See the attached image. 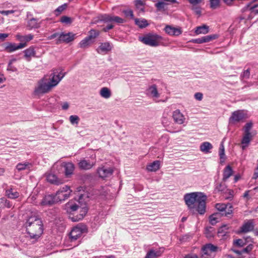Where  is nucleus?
<instances>
[{
    "mask_svg": "<svg viewBox=\"0 0 258 258\" xmlns=\"http://www.w3.org/2000/svg\"><path fill=\"white\" fill-rule=\"evenodd\" d=\"M207 197L204 193L194 192L186 194L184 200L190 211L197 212L200 215L206 212V201Z\"/></svg>",
    "mask_w": 258,
    "mask_h": 258,
    "instance_id": "nucleus-1",
    "label": "nucleus"
},
{
    "mask_svg": "<svg viewBox=\"0 0 258 258\" xmlns=\"http://www.w3.org/2000/svg\"><path fill=\"white\" fill-rule=\"evenodd\" d=\"M66 73H59L58 75L53 74L52 77L49 81L45 77L41 79L37 82L35 86L33 95L35 96L40 97L41 96L49 93L51 89L56 86L61 80L66 75Z\"/></svg>",
    "mask_w": 258,
    "mask_h": 258,
    "instance_id": "nucleus-2",
    "label": "nucleus"
},
{
    "mask_svg": "<svg viewBox=\"0 0 258 258\" xmlns=\"http://www.w3.org/2000/svg\"><path fill=\"white\" fill-rule=\"evenodd\" d=\"M27 233L30 239L36 241L43 233V225L40 218L37 216H32L27 220L25 224Z\"/></svg>",
    "mask_w": 258,
    "mask_h": 258,
    "instance_id": "nucleus-3",
    "label": "nucleus"
},
{
    "mask_svg": "<svg viewBox=\"0 0 258 258\" xmlns=\"http://www.w3.org/2000/svg\"><path fill=\"white\" fill-rule=\"evenodd\" d=\"M66 209L68 212L70 214L72 212L76 211L78 209H80V213L79 215L76 216H73L71 217L70 216V218L73 222L79 221L83 219L84 216L86 215L88 212V208L85 203L84 204H81L80 202H78V204H73L72 202H69L66 205Z\"/></svg>",
    "mask_w": 258,
    "mask_h": 258,
    "instance_id": "nucleus-4",
    "label": "nucleus"
},
{
    "mask_svg": "<svg viewBox=\"0 0 258 258\" xmlns=\"http://www.w3.org/2000/svg\"><path fill=\"white\" fill-rule=\"evenodd\" d=\"M163 38L154 32L148 33L144 36L139 37V40L146 45L151 47H157L163 45Z\"/></svg>",
    "mask_w": 258,
    "mask_h": 258,
    "instance_id": "nucleus-5",
    "label": "nucleus"
},
{
    "mask_svg": "<svg viewBox=\"0 0 258 258\" xmlns=\"http://www.w3.org/2000/svg\"><path fill=\"white\" fill-rule=\"evenodd\" d=\"M252 127L253 123L250 121L247 122L243 127V134L241 141L242 150H244L249 146L251 141L256 134L255 131H252Z\"/></svg>",
    "mask_w": 258,
    "mask_h": 258,
    "instance_id": "nucleus-6",
    "label": "nucleus"
},
{
    "mask_svg": "<svg viewBox=\"0 0 258 258\" xmlns=\"http://www.w3.org/2000/svg\"><path fill=\"white\" fill-rule=\"evenodd\" d=\"M218 247L211 243L204 245L201 250L202 258H213L215 257Z\"/></svg>",
    "mask_w": 258,
    "mask_h": 258,
    "instance_id": "nucleus-7",
    "label": "nucleus"
},
{
    "mask_svg": "<svg viewBox=\"0 0 258 258\" xmlns=\"http://www.w3.org/2000/svg\"><path fill=\"white\" fill-rule=\"evenodd\" d=\"M215 208L220 212L219 213H220L222 216L230 217L232 216L233 207L231 204L218 203L216 204Z\"/></svg>",
    "mask_w": 258,
    "mask_h": 258,
    "instance_id": "nucleus-8",
    "label": "nucleus"
},
{
    "mask_svg": "<svg viewBox=\"0 0 258 258\" xmlns=\"http://www.w3.org/2000/svg\"><path fill=\"white\" fill-rule=\"evenodd\" d=\"M86 226L83 225H78L74 227L70 233L71 241H75L79 238L82 234L87 232Z\"/></svg>",
    "mask_w": 258,
    "mask_h": 258,
    "instance_id": "nucleus-9",
    "label": "nucleus"
},
{
    "mask_svg": "<svg viewBox=\"0 0 258 258\" xmlns=\"http://www.w3.org/2000/svg\"><path fill=\"white\" fill-rule=\"evenodd\" d=\"M113 172V170L112 168L105 166L99 167L97 169V173L99 177L102 179L110 177Z\"/></svg>",
    "mask_w": 258,
    "mask_h": 258,
    "instance_id": "nucleus-10",
    "label": "nucleus"
},
{
    "mask_svg": "<svg viewBox=\"0 0 258 258\" xmlns=\"http://www.w3.org/2000/svg\"><path fill=\"white\" fill-rule=\"evenodd\" d=\"M76 35V34H74L72 32H69L68 33H64L63 32H62L60 33V35H59V38L57 39L56 43H68L69 42H71L75 39Z\"/></svg>",
    "mask_w": 258,
    "mask_h": 258,
    "instance_id": "nucleus-11",
    "label": "nucleus"
},
{
    "mask_svg": "<svg viewBox=\"0 0 258 258\" xmlns=\"http://www.w3.org/2000/svg\"><path fill=\"white\" fill-rule=\"evenodd\" d=\"M26 46V43H20L18 45L15 43H7L4 44V50L7 52H12L16 50L21 49Z\"/></svg>",
    "mask_w": 258,
    "mask_h": 258,
    "instance_id": "nucleus-12",
    "label": "nucleus"
},
{
    "mask_svg": "<svg viewBox=\"0 0 258 258\" xmlns=\"http://www.w3.org/2000/svg\"><path fill=\"white\" fill-rule=\"evenodd\" d=\"M218 35L217 34H212L209 35H206L203 36L201 38L197 39H193L191 40V42L194 43L201 44L203 43L209 42L213 40H215L218 38Z\"/></svg>",
    "mask_w": 258,
    "mask_h": 258,
    "instance_id": "nucleus-13",
    "label": "nucleus"
},
{
    "mask_svg": "<svg viewBox=\"0 0 258 258\" xmlns=\"http://www.w3.org/2000/svg\"><path fill=\"white\" fill-rule=\"evenodd\" d=\"M245 118V114L242 110H237L234 111L229 118V121L232 123H235L242 120Z\"/></svg>",
    "mask_w": 258,
    "mask_h": 258,
    "instance_id": "nucleus-14",
    "label": "nucleus"
},
{
    "mask_svg": "<svg viewBox=\"0 0 258 258\" xmlns=\"http://www.w3.org/2000/svg\"><path fill=\"white\" fill-rule=\"evenodd\" d=\"M95 165V162L85 159L81 160L78 163V166L82 170H89Z\"/></svg>",
    "mask_w": 258,
    "mask_h": 258,
    "instance_id": "nucleus-15",
    "label": "nucleus"
},
{
    "mask_svg": "<svg viewBox=\"0 0 258 258\" xmlns=\"http://www.w3.org/2000/svg\"><path fill=\"white\" fill-rule=\"evenodd\" d=\"M112 49V45L109 42L101 43L99 47L96 49V51L98 53L106 54L108 52L111 51Z\"/></svg>",
    "mask_w": 258,
    "mask_h": 258,
    "instance_id": "nucleus-16",
    "label": "nucleus"
},
{
    "mask_svg": "<svg viewBox=\"0 0 258 258\" xmlns=\"http://www.w3.org/2000/svg\"><path fill=\"white\" fill-rule=\"evenodd\" d=\"M41 22L39 19L35 18H30L27 20L26 27L29 30L37 29L40 27Z\"/></svg>",
    "mask_w": 258,
    "mask_h": 258,
    "instance_id": "nucleus-17",
    "label": "nucleus"
},
{
    "mask_svg": "<svg viewBox=\"0 0 258 258\" xmlns=\"http://www.w3.org/2000/svg\"><path fill=\"white\" fill-rule=\"evenodd\" d=\"M176 2V0H162L156 3L155 6L157 8V11H164L166 10V7L169 4L168 3L174 4Z\"/></svg>",
    "mask_w": 258,
    "mask_h": 258,
    "instance_id": "nucleus-18",
    "label": "nucleus"
},
{
    "mask_svg": "<svg viewBox=\"0 0 258 258\" xmlns=\"http://www.w3.org/2000/svg\"><path fill=\"white\" fill-rule=\"evenodd\" d=\"M55 195H49L45 196L41 202L42 206H51L57 203Z\"/></svg>",
    "mask_w": 258,
    "mask_h": 258,
    "instance_id": "nucleus-19",
    "label": "nucleus"
},
{
    "mask_svg": "<svg viewBox=\"0 0 258 258\" xmlns=\"http://www.w3.org/2000/svg\"><path fill=\"white\" fill-rule=\"evenodd\" d=\"M164 30L167 34L171 36H177L182 33L180 28H175L170 25H167L165 27Z\"/></svg>",
    "mask_w": 258,
    "mask_h": 258,
    "instance_id": "nucleus-20",
    "label": "nucleus"
},
{
    "mask_svg": "<svg viewBox=\"0 0 258 258\" xmlns=\"http://www.w3.org/2000/svg\"><path fill=\"white\" fill-rule=\"evenodd\" d=\"M254 226L253 220H249L245 222L240 227V232L247 233L253 230Z\"/></svg>",
    "mask_w": 258,
    "mask_h": 258,
    "instance_id": "nucleus-21",
    "label": "nucleus"
},
{
    "mask_svg": "<svg viewBox=\"0 0 258 258\" xmlns=\"http://www.w3.org/2000/svg\"><path fill=\"white\" fill-rule=\"evenodd\" d=\"M172 117L174 122L177 124H181L184 122L185 117L178 109L173 111Z\"/></svg>",
    "mask_w": 258,
    "mask_h": 258,
    "instance_id": "nucleus-22",
    "label": "nucleus"
},
{
    "mask_svg": "<svg viewBox=\"0 0 258 258\" xmlns=\"http://www.w3.org/2000/svg\"><path fill=\"white\" fill-rule=\"evenodd\" d=\"M146 94L149 96L155 98H158L160 96V94L158 92L156 85H152L149 87V88L146 90Z\"/></svg>",
    "mask_w": 258,
    "mask_h": 258,
    "instance_id": "nucleus-23",
    "label": "nucleus"
},
{
    "mask_svg": "<svg viewBox=\"0 0 258 258\" xmlns=\"http://www.w3.org/2000/svg\"><path fill=\"white\" fill-rule=\"evenodd\" d=\"M233 171L232 167L230 165H227L223 169L222 181L225 182L232 175Z\"/></svg>",
    "mask_w": 258,
    "mask_h": 258,
    "instance_id": "nucleus-24",
    "label": "nucleus"
},
{
    "mask_svg": "<svg viewBox=\"0 0 258 258\" xmlns=\"http://www.w3.org/2000/svg\"><path fill=\"white\" fill-rule=\"evenodd\" d=\"M46 179L48 182L56 185L62 183V181L59 179L55 174L52 173H49L47 174Z\"/></svg>",
    "mask_w": 258,
    "mask_h": 258,
    "instance_id": "nucleus-25",
    "label": "nucleus"
},
{
    "mask_svg": "<svg viewBox=\"0 0 258 258\" xmlns=\"http://www.w3.org/2000/svg\"><path fill=\"white\" fill-rule=\"evenodd\" d=\"M64 173L67 177L71 175L74 171L75 166L72 162H68L64 164Z\"/></svg>",
    "mask_w": 258,
    "mask_h": 258,
    "instance_id": "nucleus-26",
    "label": "nucleus"
},
{
    "mask_svg": "<svg viewBox=\"0 0 258 258\" xmlns=\"http://www.w3.org/2000/svg\"><path fill=\"white\" fill-rule=\"evenodd\" d=\"M69 193H63L61 191H57L55 195L57 203L65 200L69 197Z\"/></svg>",
    "mask_w": 258,
    "mask_h": 258,
    "instance_id": "nucleus-27",
    "label": "nucleus"
},
{
    "mask_svg": "<svg viewBox=\"0 0 258 258\" xmlns=\"http://www.w3.org/2000/svg\"><path fill=\"white\" fill-rule=\"evenodd\" d=\"M6 196L9 199H15L19 197V193L17 191H14L12 187L6 190Z\"/></svg>",
    "mask_w": 258,
    "mask_h": 258,
    "instance_id": "nucleus-28",
    "label": "nucleus"
},
{
    "mask_svg": "<svg viewBox=\"0 0 258 258\" xmlns=\"http://www.w3.org/2000/svg\"><path fill=\"white\" fill-rule=\"evenodd\" d=\"M212 148V145L208 142H205L203 143L200 146L201 151L206 153H210V150Z\"/></svg>",
    "mask_w": 258,
    "mask_h": 258,
    "instance_id": "nucleus-29",
    "label": "nucleus"
},
{
    "mask_svg": "<svg viewBox=\"0 0 258 258\" xmlns=\"http://www.w3.org/2000/svg\"><path fill=\"white\" fill-rule=\"evenodd\" d=\"M160 168V161H155L147 166V169L149 171H156Z\"/></svg>",
    "mask_w": 258,
    "mask_h": 258,
    "instance_id": "nucleus-30",
    "label": "nucleus"
},
{
    "mask_svg": "<svg viewBox=\"0 0 258 258\" xmlns=\"http://www.w3.org/2000/svg\"><path fill=\"white\" fill-rule=\"evenodd\" d=\"M135 5L136 8L139 11V13H144L145 12V3L144 1L142 0H135Z\"/></svg>",
    "mask_w": 258,
    "mask_h": 258,
    "instance_id": "nucleus-31",
    "label": "nucleus"
},
{
    "mask_svg": "<svg viewBox=\"0 0 258 258\" xmlns=\"http://www.w3.org/2000/svg\"><path fill=\"white\" fill-rule=\"evenodd\" d=\"M135 22L136 25L139 26L140 28H144L149 25L147 21L145 19H135Z\"/></svg>",
    "mask_w": 258,
    "mask_h": 258,
    "instance_id": "nucleus-32",
    "label": "nucleus"
},
{
    "mask_svg": "<svg viewBox=\"0 0 258 258\" xmlns=\"http://www.w3.org/2000/svg\"><path fill=\"white\" fill-rule=\"evenodd\" d=\"M12 207V204L5 198L0 199V207L1 209L10 208Z\"/></svg>",
    "mask_w": 258,
    "mask_h": 258,
    "instance_id": "nucleus-33",
    "label": "nucleus"
},
{
    "mask_svg": "<svg viewBox=\"0 0 258 258\" xmlns=\"http://www.w3.org/2000/svg\"><path fill=\"white\" fill-rule=\"evenodd\" d=\"M209 30V26L206 25H203V26L197 27L196 30H195V33L197 34H207L208 33Z\"/></svg>",
    "mask_w": 258,
    "mask_h": 258,
    "instance_id": "nucleus-34",
    "label": "nucleus"
},
{
    "mask_svg": "<svg viewBox=\"0 0 258 258\" xmlns=\"http://www.w3.org/2000/svg\"><path fill=\"white\" fill-rule=\"evenodd\" d=\"M25 53V57L26 58H30L31 56H35V51L33 46L30 47L29 48L26 49L24 50ZM28 61L30 60V59H28Z\"/></svg>",
    "mask_w": 258,
    "mask_h": 258,
    "instance_id": "nucleus-35",
    "label": "nucleus"
},
{
    "mask_svg": "<svg viewBox=\"0 0 258 258\" xmlns=\"http://www.w3.org/2000/svg\"><path fill=\"white\" fill-rule=\"evenodd\" d=\"M100 95L103 98L108 99L110 97L111 93L110 90L108 88L103 87L100 90Z\"/></svg>",
    "mask_w": 258,
    "mask_h": 258,
    "instance_id": "nucleus-36",
    "label": "nucleus"
},
{
    "mask_svg": "<svg viewBox=\"0 0 258 258\" xmlns=\"http://www.w3.org/2000/svg\"><path fill=\"white\" fill-rule=\"evenodd\" d=\"M221 216H222L219 213L213 214L209 217L210 223L213 225L216 224L219 221V220Z\"/></svg>",
    "mask_w": 258,
    "mask_h": 258,
    "instance_id": "nucleus-37",
    "label": "nucleus"
},
{
    "mask_svg": "<svg viewBox=\"0 0 258 258\" xmlns=\"http://www.w3.org/2000/svg\"><path fill=\"white\" fill-rule=\"evenodd\" d=\"M31 167H32L31 163H30L29 162H25L24 163H18L17 165L16 168L19 171H20L24 170L26 169L30 168Z\"/></svg>",
    "mask_w": 258,
    "mask_h": 258,
    "instance_id": "nucleus-38",
    "label": "nucleus"
},
{
    "mask_svg": "<svg viewBox=\"0 0 258 258\" xmlns=\"http://www.w3.org/2000/svg\"><path fill=\"white\" fill-rule=\"evenodd\" d=\"M111 15L107 14L101 15L98 17V20L97 22H103L105 23L111 22Z\"/></svg>",
    "mask_w": 258,
    "mask_h": 258,
    "instance_id": "nucleus-39",
    "label": "nucleus"
},
{
    "mask_svg": "<svg viewBox=\"0 0 258 258\" xmlns=\"http://www.w3.org/2000/svg\"><path fill=\"white\" fill-rule=\"evenodd\" d=\"M225 182H222L217 183L215 185V190L218 192H225L227 189V186L224 183Z\"/></svg>",
    "mask_w": 258,
    "mask_h": 258,
    "instance_id": "nucleus-40",
    "label": "nucleus"
},
{
    "mask_svg": "<svg viewBox=\"0 0 258 258\" xmlns=\"http://www.w3.org/2000/svg\"><path fill=\"white\" fill-rule=\"evenodd\" d=\"M161 255L159 251H155L153 249L150 250L147 253L145 258H156Z\"/></svg>",
    "mask_w": 258,
    "mask_h": 258,
    "instance_id": "nucleus-41",
    "label": "nucleus"
},
{
    "mask_svg": "<svg viewBox=\"0 0 258 258\" xmlns=\"http://www.w3.org/2000/svg\"><path fill=\"white\" fill-rule=\"evenodd\" d=\"M219 154L220 159V163H222L225 162L226 156L225 154V149L223 144H221L219 148Z\"/></svg>",
    "mask_w": 258,
    "mask_h": 258,
    "instance_id": "nucleus-42",
    "label": "nucleus"
},
{
    "mask_svg": "<svg viewBox=\"0 0 258 258\" xmlns=\"http://www.w3.org/2000/svg\"><path fill=\"white\" fill-rule=\"evenodd\" d=\"M91 44V39L88 38V37L85 38L79 43L80 47L82 48H85L88 47Z\"/></svg>",
    "mask_w": 258,
    "mask_h": 258,
    "instance_id": "nucleus-43",
    "label": "nucleus"
},
{
    "mask_svg": "<svg viewBox=\"0 0 258 258\" xmlns=\"http://www.w3.org/2000/svg\"><path fill=\"white\" fill-rule=\"evenodd\" d=\"M228 229V227L227 225H223L221 227H220L218 231V234L219 236H225L227 233V230Z\"/></svg>",
    "mask_w": 258,
    "mask_h": 258,
    "instance_id": "nucleus-44",
    "label": "nucleus"
},
{
    "mask_svg": "<svg viewBox=\"0 0 258 258\" xmlns=\"http://www.w3.org/2000/svg\"><path fill=\"white\" fill-rule=\"evenodd\" d=\"M17 37L20 41L28 42L33 39L34 36L32 34H30L24 36L17 35Z\"/></svg>",
    "mask_w": 258,
    "mask_h": 258,
    "instance_id": "nucleus-45",
    "label": "nucleus"
},
{
    "mask_svg": "<svg viewBox=\"0 0 258 258\" xmlns=\"http://www.w3.org/2000/svg\"><path fill=\"white\" fill-rule=\"evenodd\" d=\"M224 194L226 200H232L234 197V191L232 189H227Z\"/></svg>",
    "mask_w": 258,
    "mask_h": 258,
    "instance_id": "nucleus-46",
    "label": "nucleus"
},
{
    "mask_svg": "<svg viewBox=\"0 0 258 258\" xmlns=\"http://www.w3.org/2000/svg\"><path fill=\"white\" fill-rule=\"evenodd\" d=\"M89 35L87 36L88 38L90 39H94L98 37L100 34L99 31H97L95 29H91L89 32Z\"/></svg>",
    "mask_w": 258,
    "mask_h": 258,
    "instance_id": "nucleus-47",
    "label": "nucleus"
},
{
    "mask_svg": "<svg viewBox=\"0 0 258 258\" xmlns=\"http://www.w3.org/2000/svg\"><path fill=\"white\" fill-rule=\"evenodd\" d=\"M250 77V70L247 69L244 70L240 75V79L241 81H244L245 79H247Z\"/></svg>",
    "mask_w": 258,
    "mask_h": 258,
    "instance_id": "nucleus-48",
    "label": "nucleus"
},
{
    "mask_svg": "<svg viewBox=\"0 0 258 258\" xmlns=\"http://www.w3.org/2000/svg\"><path fill=\"white\" fill-rule=\"evenodd\" d=\"M70 121L72 124H78L80 120V118L76 115H72L70 116Z\"/></svg>",
    "mask_w": 258,
    "mask_h": 258,
    "instance_id": "nucleus-49",
    "label": "nucleus"
},
{
    "mask_svg": "<svg viewBox=\"0 0 258 258\" xmlns=\"http://www.w3.org/2000/svg\"><path fill=\"white\" fill-rule=\"evenodd\" d=\"M111 22H115L117 24H122L124 23L125 20L118 16H111Z\"/></svg>",
    "mask_w": 258,
    "mask_h": 258,
    "instance_id": "nucleus-50",
    "label": "nucleus"
},
{
    "mask_svg": "<svg viewBox=\"0 0 258 258\" xmlns=\"http://www.w3.org/2000/svg\"><path fill=\"white\" fill-rule=\"evenodd\" d=\"M210 4L212 9H216L219 6L220 0H210Z\"/></svg>",
    "mask_w": 258,
    "mask_h": 258,
    "instance_id": "nucleus-51",
    "label": "nucleus"
},
{
    "mask_svg": "<svg viewBox=\"0 0 258 258\" xmlns=\"http://www.w3.org/2000/svg\"><path fill=\"white\" fill-rule=\"evenodd\" d=\"M233 244L238 247H243L246 244V242L241 239L234 240Z\"/></svg>",
    "mask_w": 258,
    "mask_h": 258,
    "instance_id": "nucleus-52",
    "label": "nucleus"
},
{
    "mask_svg": "<svg viewBox=\"0 0 258 258\" xmlns=\"http://www.w3.org/2000/svg\"><path fill=\"white\" fill-rule=\"evenodd\" d=\"M16 61V59H11L8 64L7 70L12 72H15L17 71V69L12 66V63Z\"/></svg>",
    "mask_w": 258,
    "mask_h": 258,
    "instance_id": "nucleus-53",
    "label": "nucleus"
},
{
    "mask_svg": "<svg viewBox=\"0 0 258 258\" xmlns=\"http://www.w3.org/2000/svg\"><path fill=\"white\" fill-rule=\"evenodd\" d=\"M60 21L62 23L70 24L72 22L71 18L63 16L60 18Z\"/></svg>",
    "mask_w": 258,
    "mask_h": 258,
    "instance_id": "nucleus-54",
    "label": "nucleus"
},
{
    "mask_svg": "<svg viewBox=\"0 0 258 258\" xmlns=\"http://www.w3.org/2000/svg\"><path fill=\"white\" fill-rule=\"evenodd\" d=\"M191 10H193L197 15H200L201 14V8L197 5H192Z\"/></svg>",
    "mask_w": 258,
    "mask_h": 258,
    "instance_id": "nucleus-55",
    "label": "nucleus"
},
{
    "mask_svg": "<svg viewBox=\"0 0 258 258\" xmlns=\"http://www.w3.org/2000/svg\"><path fill=\"white\" fill-rule=\"evenodd\" d=\"M67 7L66 4H63L59 7H58L55 11L56 13H57V14H56V15H59L60 13H61L64 10L66 9Z\"/></svg>",
    "mask_w": 258,
    "mask_h": 258,
    "instance_id": "nucleus-56",
    "label": "nucleus"
},
{
    "mask_svg": "<svg viewBox=\"0 0 258 258\" xmlns=\"http://www.w3.org/2000/svg\"><path fill=\"white\" fill-rule=\"evenodd\" d=\"M123 13L126 17H130L131 19L134 18V14L133 11L131 10H125L123 11Z\"/></svg>",
    "mask_w": 258,
    "mask_h": 258,
    "instance_id": "nucleus-57",
    "label": "nucleus"
},
{
    "mask_svg": "<svg viewBox=\"0 0 258 258\" xmlns=\"http://www.w3.org/2000/svg\"><path fill=\"white\" fill-rule=\"evenodd\" d=\"M253 247V246L252 244H249L245 248H244L242 249L243 253H248L249 251H250L252 249Z\"/></svg>",
    "mask_w": 258,
    "mask_h": 258,
    "instance_id": "nucleus-58",
    "label": "nucleus"
},
{
    "mask_svg": "<svg viewBox=\"0 0 258 258\" xmlns=\"http://www.w3.org/2000/svg\"><path fill=\"white\" fill-rule=\"evenodd\" d=\"M213 230V228L212 227H209V228H207L206 229V236L211 237L212 236V234L211 233V232Z\"/></svg>",
    "mask_w": 258,
    "mask_h": 258,
    "instance_id": "nucleus-59",
    "label": "nucleus"
},
{
    "mask_svg": "<svg viewBox=\"0 0 258 258\" xmlns=\"http://www.w3.org/2000/svg\"><path fill=\"white\" fill-rule=\"evenodd\" d=\"M69 190H70V187L67 185L64 186L58 190V191H61L63 193H69L70 194L71 191Z\"/></svg>",
    "mask_w": 258,
    "mask_h": 258,
    "instance_id": "nucleus-60",
    "label": "nucleus"
},
{
    "mask_svg": "<svg viewBox=\"0 0 258 258\" xmlns=\"http://www.w3.org/2000/svg\"><path fill=\"white\" fill-rule=\"evenodd\" d=\"M192 5H198L202 3L203 0H187Z\"/></svg>",
    "mask_w": 258,
    "mask_h": 258,
    "instance_id": "nucleus-61",
    "label": "nucleus"
},
{
    "mask_svg": "<svg viewBox=\"0 0 258 258\" xmlns=\"http://www.w3.org/2000/svg\"><path fill=\"white\" fill-rule=\"evenodd\" d=\"M15 12V11L14 10H8V11H0V13L3 14V15H8L10 14H12V13H14Z\"/></svg>",
    "mask_w": 258,
    "mask_h": 258,
    "instance_id": "nucleus-62",
    "label": "nucleus"
},
{
    "mask_svg": "<svg viewBox=\"0 0 258 258\" xmlns=\"http://www.w3.org/2000/svg\"><path fill=\"white\" fill-rule=\"evenodd\" d=\"M195 97L197 100H201L203 98V94L201 93H196L195 94Z\"/></svg>",
    "mask_w": 258,
    "mask_h": 258,
    "instance_id": "nucleus-63",
    "label": "nucleus"
},
{
    "mask_svg": "<svg viewBox=\"0 0 258 258\" xmlns=\"http://www.w3.org/2000/svg\"><path fill=\"white\" fill-rule=\"evenodd\" d=\"M113 28V25L112 24L108 25L106 27L103 28V31L104 32H107L108 30L112 29Z\"/></svg>",
    "mask_w": 258,
    "mask_h": 258,
    "instance_id": "nucleus-64",
    "label": "nucleus"
}]
</instances>
